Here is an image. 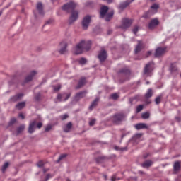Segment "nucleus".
Here are the masks:
<instances>
[{"label": "nucleus", "mask_w": 181, "mask_h": 181, "mask_svg": "<svg viewBox=\"0 0 181 181\" xmlns=\"http://www.w3.org/2000/svg\"><path fill=\"white\" fill-rule=\"evenodd\" d=\"M76 6H77V4L74 1L66 3L62 6L63 11H65V12L68 13L71 12V15L69 19V25H72V23H74V22L78 19V11L75 10Z\"/></svg>", "instance_id": "obj_1"}, {"label": "nucleus", "mask_w": 181, "mask_h": 181, "mask_svg": "<svg viewBox=\"0 0 181 181\" xmlns=\"http://www.w3.org/2000/svg\"><path fill=\"white\" fill-rule=\"evenodd\" d=\"M90 40L86 41L83 40L74 48V54H81L84 50L88 52V50H90Z\"/></svg>", "instance_id": "obj_2"}, {"label": "nucleus", "mask_w": 181, "mask_h": 181, "mask_svg": "<svg viewBox=\"0 0 181 181\" xmlns=\"http://www.w3.org/2000/svg\"><path fill=\"white\" fill-rule=\"evenodd\" d=\"M108 12V6H103L100 8V18H105V21L106 22H110L111 19H112V16H114V10H112L111 11Z\"/></svg>", "instance_id": "obj_3"}, {"label": "nucleus", "mask_w": 181, "mask_h": 181, "mask_svg": "<svg viewBox=\"0 0 181 181\" xmlns=\"http://www.w3.org/2000/svg\"><path fill=\"white\" fill-rule=\"evenodd\" d=\"M153 66H155L153 62H150L145 66L144 69V76L145 77H149L152 76V70H153Z\"/></svg>", "instance_id": "obj_4"}, {"label": "nucleus", "mask_w": 181, "mask_h": 181, "mask_svg": "<svg viewBox=\"0 0 181 181\" xmlns=\"http://www.w3.org/2000/svg\"><path fill=\"white\" fill-rule=\"evenodd\" d=\"M71 93H59L57 96L55 103H62V101H67L70 98Z\"/></svg>", "instance_id": "obj_5"}, {"label": "nucleus", "mask_w": 181, "mask_h": 181, "mask_svg": "<svg viewBox=\"0 0 181 181\" xmlns=\"http://www.w3.org/2000/svg\"><path fill=\"white\" fill-rule=\"evenodd\" d=\"M90 23H91V16H86L82 20V29L87 30L90 26Z\"/></svg>", "instance_id": "obj_6"}, {"label": "nucleus", "mask_w": 181, "mask_h": 181, "mask_svg": "<svg viewBox=\"0 0 181 181\" xmlns=\"http://www.w3.org/2000/svg\"><path fill=\"white\" fill-rule=\"evenodd\" d=\"M42 122H39L37 124H35V121H33L32 122H30V124L28 125V133L29 134H32L34 132V129L35 128H42Z\"/></svg>", "instance_id": "obj_7"}, {"label": "nucleus", "mask_w": 181, "mask_h": 181, "mask_svg": "<svg viewBox=\"0 0 181 181\" xmlns=\"http://www.w3.org/2000/svg\"><path fill=\"white\" fill-rule=\"evenodd\" d=\"M132 25V21L129 18H124L122 21V25H120V28L122 29H128L129 26Z\"/></svg>", "instance_id": "obj_8"}, {"label": "nucleus", "mask_w": 181, "mask_h": 181, "mask_svg": "<svg viewBox=\"0 0 181 181\" xmlns=\"http://www.w3.org/2000/svg\"><path fill=\"white\" fill-rule=\"evenodd\" d=\"M166 53V47H158L156 49L154 56L155 57H160V56H163Z\"/></svg>", "instance_id": "obj_9"}, {"label": "nucleus", "mask_w": 181, "mask_h": 181, "mask_svg": "<svg viewBox=\"0 0 181 181\" xmlns=\"http://www.w3.org/2000/svg\"><path fill=\"white\" fill-rule=\"evenodd\" d=\"M118 73L120 76H124L126 80H128V77H129V74H131V71H129L128 68H123L120 69Z\"/></svg>", "instance_id": "obj_10"}, {"label": "nucleus", "mask_w": 181, "mask_h": 181, "mask_svg": "<svg viewBox=\"0 0 181 181\" xmlns=\"http://www.w3.org/2000/svg\"><path fill=\"white\" fill-rule=\"evenodd\" d=\"M59 47V53H60V54H64L67 52V42L63 41L60 43Z\"/></svg>", "instance_id": "obj_11"}, {"label": "nucleus", "mask_w": 181, "mask_h": 181, "mask_svg": "<svg viewBox=\"0 0 181 181\" xmlns=\"http://www.w3.org/2000/svg\"><path fill=\"white\" fill-rule=\"evenodd\" d=\"M98 58L99 59L100 63H103V62H105V60L107 59V52L104 49L101 50L99 52Z\"/></svg>", "instance_id": "obj_12"}, {"label": "nucleus", "mask_w": 181, "mask_h": 181, "mask_svg": "<svg viewBox=\"0 0 181 181\" xmlns=\"http://www.w3.org/2000/svg\"><path fill=\"white\" fill-rule=\"evenodd\" d=\"M123 120V115L122 114H117L114 115V117H112V122H114V124H119V122Z\"/></svg>", "instance_id": "obj_13"}, {"label": "nucleus", "mask_w": 181, "mask_h": 181, "mask_svg": "<svg viewBox=\"0 0 181 181\" xmlns=\"http://www.w3.org/2000/svg\"><path fill=\"white\" fill-rule=\"evenodd\" d=\"M23 95H24L23 93H18L11 97L9 99V101L10 103H16V101H19V100H22V98L23 97Z\"/></svg>", "instance_id": "obj_14"}, {"label": "nucleus", "mask_w": 181, "mask_h": 181, "mask_svg": "<svg viewBox=\"0 0 181 181\" xmlns=\"http://www.w3.org/2000/svg\"><path fill=\"white\" fill-rule=\"evenodd\" d=\"M36 76V71H32L30 74L27 76L25 78V83H29V81H32L33 80V77Z\"/></svg>", "instance_id": "obj_15"}, {"label": "nucleus", "mask_w": 181, "mask_h": 181, "mask_svg": "<svg viewBox=\"0 0 181 181\" xmlns=\"http://www.w3.org/2000/svg\"><path fill=\"white\" fill-rule=\"evenodd\" d=\"M134 129L141 130V129H148V126L145 123H139L134 124Z\"/></svg>", "instance_id": "obj_16"}, {"label": "nucleus", "mask_w": 181, "mask_h": 181, "mask_svg": "<svg viewBox=\"0 0 181 181\" xmlns=\"http://www.w3.org/2000/svg\"><path fill=\"white\" fill-rule=\"evenodd\" d=\"M158 25H159V21H158V19L156 18H154L151 20V22L149 23L148 28L150 29H153L155 26H158Z\"/></svg>", "instance_id": "obj_17"}, {"label": "nucleus", "mask_w": 181, "mask_h": 181, "mask_svg": "<svg viewBox=\"0 0 181 181\" xmlns=\"http://www.w3.org/2000/svg\"><path fill=\"white\" fill-rule=\"evenodd\" d=\"M179 171H180V162L176 161L175 164L173 165V172L177 173Z\"/></svg>", "instance_id": "obj_18"}, {"label": "nucleus", "mask_w": 181, "mask_h": 181, "mask_svg": "<svg viewBox=\"0 0 181 181\" xmlns=\"http://www.w3.org/2000/svg\"><path fill=\"white\" fill-rule=\"evenodd\" d=\"M86 83H87V81H86V78L85 77L81 78L78 82L76 88L77 89L81 88V87H83V86L86 84Z\"/></svg>", "instance_id": "obj_19"}, {"label": "nucleus", "mask_w": 181, "mask_h": 181, "mask_svg": "<svg viewBox=\"0 0 181 181\" xmlns=\"http://www.w3.org/2000/svg\"><path fill=\"white\" fill-rule=\"evenodd\" d=\"M37 11L40 15H45V11H43V4H42V3H37Z\"/></svg>", "instance_id": "obj_20"}, {"label": "nucleus", "mask_w": 181, "mask_h": 181, "mask_svg": "<svg viewBox=\"0 0 181 181\" xmlns=\"http://www.w3.org/2000/svg\"><path fill=\"white\" fill-rule=\"evenodd\" d=\"M23 131H24L23 124L18 126V127L17 128V131H16L15 132H13V134H14L15 136H18L19 134L23 133Z\"/></svg>", "instance_id": "obj_21"}, {"label": "nucleus", "mask_w": 181, "mask_h": 181, "mask_svg": "<svg viewBox=\"0 0 181 181\" xmlns=\"http://www.w3.org/2000/svg\"><path fill=\"white\" fill-rule=\"evenodd\" d=\"M99 101L98 98H96L94 100V101L92 102V103L90 104V107H89V110H94V108H95V107H97V104Z\"/></svg>", "instance_id": "obj_22"}, {"label": "nucleus", "mask_w": 181, "mask_h": 181, "mask_svg": "<svg viewBox=\"0 0 181 181\" xmlns=\"http://www.w3.org/2000/svg\"><path fill=\"white\" fill-rule=\"evenodd\" d=\"M129 4H131V1H126L123 3H121L119 6V9H125V8L127 7Z\"/></svg>", "instance_id": "obj_23"}, {"label": "nucleus", "mask_w": 181, "mask_h": 181, "mask_svg": "<svg viewBox=\"0 0 181 181\" xmlns=\"http://www.w3.org/2000/svg\"><path fill=\"white\" fill-rule=\"evenodd\" d=\"M84 94H86V91H81L76 93L75 95V100L78 101V100H80V98H83V97H84Z\"/></svg>", "instance_id": "obj_24"}, {"label": "nucleus", "mask_w": 181, "mask_h": 181, "mask_svg": "<svg viewBox=\"0 0 181 181\" xmlns=\"http://www.w3.org/2000/svg\"><path fill=\"white\" fill-rule=\"evenodd\" d=\"M70 129H71V122H68L66 126H64V127L62 128V131L66 133L70 132Z\"/></svg>", "instance_id": "obj_25"}, {"label": "nucleus", "mask_w": 181, "mask_h": 181, "mask_svg": "<svg viewBox=\"0 0 181 181\" xmlns=\"http://www.w3.org/2000/svg\"><path fill=\"white\" fill-rule=\"evenodd\" d=\"M142 46H143L142 42L139 41L138 45L135 48V53L136 54L139 53V52H141V50H142Z\"/></svg>", "instance_id": "obj_26"}, {"label": "nucleus", "mask_w": 181, "mask_h": 181, "mask_svg": "<svg viewBox=\"0 0 181 181\" xmlns=\"http://www.w3.org/2000/svg\"><path fill=\"white\" fill-rule=\"evenodd\" d=\"M25 105H26V103L21 102L16 105V108L17 110H22V108H25Z\"/></svg>", "instance_id": "obj_27"}, {"label": "nucleus", "mask_w": 181, "mask_h": 181, "mask_svg": "<svg viewBox=\"0 0 181 181\" xmlns=\"http://www.w3.org/2000/svg\"><path fill=\"white\" fill-rule=\"evenodd\" d=\"M141 166L144 168H150L151 166V160L144 161V163H142Z\"/></svg>", "instance_id": "obj_28"}, {"label": "nucleus", "mask_w": 181, "mask_h": 181, "mask_svg": "<svg viewBox=\"0 0 181 181\" xmlns=\"http://www.w3.org/2000/svg\"><path fill=\"white\" fill-rule=\"evenodd\" d=\"M136 100V101H138V100H141V95H136L133 98H131L129 99V103L131 105H132V103H134V100Z\"/></svg>", "instance_id": "obj_29"}, {"label": "nucleus", "mask_w": 181, "mask_h": 181, "mask_svg": "<svg viewBox=\"0 0 181 181\" xmlns=\"http://www.w3.org/2000/svg\"><path fill=\"white\" fill-rule=\"evenodd\" d=\"M151 9L153 11V13H156L158 9H159V5L154 4L151 6Z\"/></svg>", "instance_id": "obj_30"}, {"label": "nucleus", "mask_w": 181, "mask_h": 181, "mask_svg": "<svg viewBox=\"0 0 181 181\" xmlns=\"http://www.w3.org/2000/svg\"><path fill=\"white\" fill-rule=\"evenodd\" d=\"M170 70L172 73H173V71H176L177 70V68L176 67V63L171 64V65L170 66Z\"/></svg>", "instance_id": "obj_31"}, {"label": "nucleus", "mask_w": 181, "mask_h": 181, "mask_svg": "<svg viewBox=\"0 0 181 181\" xmlns=\"http://www.w3.org/2000/svg\"><path fill=\"white\" fill-rule=\"evenodd\" d=\"M146 98H151L152 97V89H148L147 93L145 94Z\"/></svg>", "instance_id": "obj_32"}, {"label": "nucleus", "mask_w": 181, "mask_h": 181, "mask_svg": "<svg viewBox=\"0 0 181 181\" xmlns=\"http://www.w3.org/2000/svg\"><path fill=\"white\" fill-rule=\"evenodd\" d=\"M144 110V105H139L136 107V112H141Z\"/></svg>", "instance_id": "obj_33"}, {"label": "nucleus", "mask_w": 181, "mask_h": 181, "mask_svg": "<svg viewBox=\"0 0 181 181\" xmlns=\"http://www.w3.org/2000/svg\"><path fill=\"white\" fill-rule=\"evenodd\" d=\"M141 118L142 119H148V118H150V114H142L141 115Z\"/></svg>", "instance_id": "obj_34"}, {"label": "nucleus", "mask_w": 181, "mask_h": 181, "mask_svg": "<svg viewBox=\"0 0 181 181\" xmlns=\"http://www.w3.org/2000/svg\"><path fill=\"white\" fill-rule=\"evenodd\" d=\"M41 95H42L40 94V92H38L37 94H35V101H39V100H40Z\"/></svg>", "instance_id": "obj_35"}, {"label": "nucleus", "mask_w": 181, "mask_h": 181, "mask_svg": "<svg viewBox=\"0 0 181 181\" xmlns=\"http://www.w3.org/2000/svg\"><path fill=\"white\" fill-rule=\"evenodd\" d=\"M80 64H86L87 63V59L86 58H81L79 59Z\"/></svg>", "instance_id": "obj_36"}, {"label": "nucleus", "mask_w": 181, "mask_h": 181, "mask_svg": "<svg viewBox=\"0 0 181 181\" xmlns=\"http://www.w3.org/2000/svg\"><path fill=\"white\" fill-rule=\"evenodd\" d=\"M9 166V163H6L4 164V166L1 167V172H5V169H7V167Z\"/></svg>", "instance_id": "obj_37"}, {"label": "nucleus", "mask_w": 181, "mask_h": 181, "mask_svg": "<svg viewBox=\"0 0 181 181\" xmlns=\"http://www.w3.org/2000/svg\"><path fill=\"white\" fill-rule=\"evenodd\" d=\"M96 122V119H91L89 120V127H93L95 125V122Z\"/></svg>", "instance_id": "obj_38"}, {"label": "nucleus", "mask_w": 181, "mask_h": 181, "mask_svg": "<svg viewBox=\"0 0 181 181\" xmlns=\"http://www.w3.org/2000/svg\"><path fill=\"white\" fill-rule=\"evenodd\" d=\"M66 158V154H62L59 156V159L57 160V163L60 162V160H62V159H64Z\"/></svg>", "instance_id": "obj_39"}, {"label": "nucleus", "mask_w": 181, "mask_h": 181, "mask_svg": "<svg viewBox=\"0 0 181 181\" xmlns=\"http://www.w3.org/2000/svg\"><path fill=\"white\" fill-rule=\"evenodd\" d=\"M54 21L53 19H49L46 21L45 24L44 26H46V25H52Z\"/></svg>", "instance_id": "obj_40"}, {"label": "nucleus", "mask_w": 181, "mask_h": 181, "mask_svg": "<svg viewBox=\"0 0 181 181\" xmlns=\"http://www.w3.org/2000/svg\"><path fill=\"white\" fill-rule=\"evenodd\" d=\"M111 98L112 100H117L118 99V94L117 93H112L111 95H110Z\"/></svg>", "instance_id": "obj_41"}, {"label": "nucleus", "mask_w": 181, "mask_h": 181, "mask_svg": "<svg viewBox=\"0 0 181 181\" xmlns=\"http://www.w3.org/2000/svg\"><path fill=\"white\" fill-rule=\"evenodd\" d=\"M54 91H59L60 88H62V86L60 85H57L56 86H53Z\"/></svg>", "instance_id": "obj_42"}, {"label": "nucleus", "mask_w": 181, "mask_h": 181, "mask_svg": "<svg viewBox=\"0 0 181 181\" xmlns=\"http://www.w3.org/2000/svg\"><path fill=\"white\" fill-rule=\"evenodd\" d=\"M16 122V119L15 118L11 119V120L9 121V127L13 126V124H15Z\"/></svg>", "instance_id": "obj_43"}, {"label": "nucleus", "mask_w": 181, "mask_h": 181, "mask_svg": "<svg viewBox=\"0 0 181 181\" xmlns=\"http://www.w3.org/2000/svg\"><path fill=\"white\" fill-rule=\"evenodd\" d=\"M139 27L138 26H135L134 28V29L132 30L133 33H134V35H136V33H138V30H139Z\"/></svg>", "instance_id": "obj_44"}, {"label": "nucleus", "mask_w": 181, "mask_h": 181, "mask_svg": "<svg viewBox=\"0 0 181 181\" xmlns=\"http://www.w3.org/2000/svg\"><path fill=\"white\" fill-rule=\"evenodd\" d=\"M51 177H53V175H52L51 174H47V175H45V181L49 180V179H51Z\"/></svg>", "instance_id": "obj_45"}, {"label": "nucleus", "mask_w": 181, "mask_h": 181, "mask_svg": "<svg viewBox=\"0 0 181 181\" xmlns=\"http://www.w3.org/2000/svg\"><path fill=\"white\" fill-rule=\"evenodd\" d=\"M156 104H160V96H158L155 100Z\"/></svg>", "instance_id": "obj_46"}, {"label": "nucleus", "mask_w": 181, "mask_h": 181, "mask_svg": "<svg viewBox=\"0 0 181 181\" xmlns=\"http://www.w3.org/2000/svg\"><path fill=\"white\" fill-rule=\"evenodd\" d=\"M37 168H42V167H43V161H39V162H37Z\"/></svg>", "instance_id": "obj_47"}, {"label": "nucleus", "mask_w": 181, "mask_h": 181, "mask_svg": "<svg viewBox=\"0 0 181 181\" xmlns=\"http://www.w3.org/2000/svg\"><path fill=\"white\" fill-rule=\"evenodd\" d=\"M51 128H52L51 125H47V127H45V132L50 131Z\"/></svg>", "instance_id": "obj_48"}, {"label": "nucleus", "mask_w": 181, "mask_h": 181, "mask_svg": "<svg viewBox=\"0 0 181 181\" xmlns=\"http://www.w3.org/2000/svg\"><path fill=\"white\" fill-rule=\"evenodd\" d=\"M68 118V115H62V117H61V119L62 120H65L66 119H67Z\"/></svg>", "instance_id": "obj_49"}, {"label": "nucleus", "mask_w": 181, "mask_h": 181, "mask_svg": "<svg viewBox=\"0 0 181 181\" xmlns=\"http://www.w3.org/2000/svg\"><path fill=\"white\" fill-rule=\"evenodd\" d=\"M117 180H119V178H115V175L112 176L111 181H115Z\"/></svg>", "instance_id": "obj_50"}, {"label": "nucleus", "mask_w": 181, "mask_h": 181, "mask_svg": "<svg viewBox=\"0 0 181 181\" xmlns=\"http://www.w3.org/2000/svg\"><path fill=\"white\" fill-rule=\"evenodd\" d=\"M18 118H21V119H24V115L23 114H18Z\"/></svg>", "instance_id": "obj_51"}, {"label": "nucleus", "mask_w": 181, "mask_h": 181, "mask_svg": "<svg viewBox=\"0 0 181 181\" xmlns=\"http://www.w3.org/2000/svg\"><path fill=\"white\" fill-rule=\"evenodd\" d=\"M136 136V138H140L142 136V134H140V133L136 134V136Z\"/></svg>", "instance_id": "obj_52"}, {"label": "nucleus", "mask_w": 181, "mask_h": 181, "mask_svg": "<svg viewBox=\"0 0 181 181\" xmlns=\"http://www.w3.org/2000/svg\"><path fill=\"white\" fill-rule=\"evenodd\" d=\"M151 54H152V52H151V51H148V52H147L146 57H148V56H151Z\"/></svg>", "instance_id": "obj_53"}, {"label": "nucleus", "mask_w": 181, "mask_h": 181, "mask_svg": "<svg viewBox=\"0 0 181 181\" xmlns=\"http://www.w3.org/2000/svg\"><path fill=\"white\" fill-rule=\"evenodd\" d=\"M103 1H105L106 2H107V4H112V2L114 0H103Z\"/></svg>", "instance_id": "obj_54"}, {"label": "nucleus", "mask_w": 181, "mask_h": 181, "mask_svg": "<svg viewBox=\"0 0 181 181\" xmlns=\"http://www.w3.org/2000/svg\"><path fill=\"white\" fill-rule=\"evenodd\" d=\"M47 169H44V173H47Z\"/></svg>", "instance_id": "obj_55"}, {"label": "nucleus", "mask_w": 181, "mask_h": 181, "mask_svg": "<svg viewBox=\"0 0 181 181\" xmlns=\"http://www.w3.org/2000/svg\"><path fill=\"white\" fill-rule=\"evenodd\" d=\"M177 121L180 122V118L177 117Z\"/></svg>", "instance_id": "obj_56"}, {"label": "nucleus", "mask_w": 181, "mask_h": 181, "mask_svg": "<svg viewBox=\"0 0 181 181\" xmlns=\"http://www.w3.org/2000/svg\"><path fill=\"white\" fill-rule=\"evenodd\" d=\"M2 11H0V16H1V15H2Z\"/></svg>", "instance_id": "obj_57"}, {"label": "nucleus", "mask_w": 181, "mask_h": 181, "mask_svg": "<svg viewBox=\"0 0 181 181\" xmlns=\"http://www.w3.org/2000/svg\"><path fill=\"white\" fill-rule=\"evenodd\" d=\"M134 0H132L130 2H134Z\"/></svg>", "instance_id": "obj_58"}, {"label": "nucleus", "mask_w": 181, "mask_h": 181, "mask_svg": "<svg viewBox=\"0 0 181 181\" xmlns=\"http://www.w3.org/2000/svg\"><path fill=\"white\" fill-rule=\"evenodd\" d=\"M151 11H148V13H151Z\"/></svg>", "instance_id": "obj_59"}, {"label": "nucleus", "mask_w": 181, "mask_h": 181, "mask_svg": "<svg viewBox=\"0 0 181 181\" xmlns=\"http://www.w3.org/2000/svg\"><path fill=\"white\" fill-rule=\"evenodd\" d=\"M146 84H149V82H146Z\"/></svg>", "instance_id": "obj_60"}, {"label": "nucleus", "mask_w": 181, "mask_h": 181, "mask_svg": "<svg viewBox=\"0 0 181 181\" xmlns=\"http://www.w3.org/2000/svg\"><path fill=\"white\" fill-rule=\"evenodd\" d=\"M144 114H148V112H144Z\"/></svg>", "instance_id": "obj_61"}, {"label": "nucleus", "mask_w": 181, "mask_h": 181, "mask_svg": "<svg viewBox=\"0 0 181 181\" xmlns=\"http://www.w3.org/2000/svg\"><path fill=\"white\" fill-rule=\"evenodd\" d=\"M151 1H156V0H151Z\"/></svg>", "instance_id": "obj_62"}]
</instances>
